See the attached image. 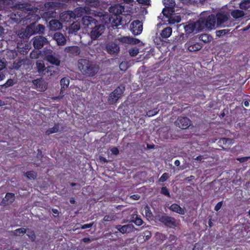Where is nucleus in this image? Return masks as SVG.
I'll return each instance as SVG.
<instances>
[{
  "label": "nucleus",
  "mask_w": 250,
  "mask_h": 250,
  "mask_svg": "<svg viewBox=\"0 0 250 250\" xmlns=\"http://www.w3.org/2000/svg\"><path fill=\"white\" fill-rule=\"evenodd\" d=\"M125 7L120 4H115L109 7V11L110 13H113L116 17V20L113 19L112 22L115 23V26H117L121 24L122 18L120 15L124 12Z\"/></svg>",
  "instance_id": "8"
},
{
  "label": "nucleus",
  "mask_w": 250,
  "mask_h": 250,
  "mask_svg": "<svg viewBox=\"0 0 250 250\" xmlns=\"http://www.w3.org/2000/svg\"><path fill=\"white\" fill-rule=\"evenodd\" d=\"M158 111L157 110V109H154L153 110H149L147 112V115L149 117L153 116L156 114H157Z\"/></svg>",
  "instance_id": "52"
},
{
  "label": "nucleus",
  "mask_w": 250,
  "mask_h": 250,
  "mask_svg": "<svg viewBox=\"0 0 250 250\" xmlns=\"http://www.w3.org/2000/svg\"><path fill=\"white\" fill-rule=\"evenodd\" d=\"M125 90V87L121 88L118 86L109 95L107 101L109 104H115L117 101L121 98Z\"/></svg>",
  "instance_id": "9"
},
{
  "label": "nucleus",
  "mask_w": 250,
  "mask_h": 250,
  "mask_svg": "<svg viewBox=\"0 0 250 250\" xmlns=\"http://www.w3.org/2000/svg\"><path fill=\"white\" fill-rule=\"evenodd\" d=\"M53 51L51 49L48 50L44 53V57L46 60L51 64L58 67L60 65L61 61L58 57L52 54Z\"/></svg>",
  "instance_id": "14"
},
{
  "label": "nucleus",
  "mask_w": 250,
  "mask_h": 250,
  "mask_svg": "<svg viewBox=\"0 0 250 250\" xmlns=\"http://www.w3.org/2000/svg\"><path fill=\"white\" fill-rule=\"evenodd\" d=\"M195 179V177L193 175H190L185 179V181H190Z\"/></svg>",
  "instance_id": "60"
},
{
  "label": "nucleus",
  "mask_w": 250,
  "mask_h": 250,
  "mask_svg": "<svg viewBox=\"0 0 250 250\" xmlns=\"http://www.w3.org/2000/svg\"><path fill=\"white\" fill-rule=\"evenodd\" d=\"M231 15L235 19L241 18L244 16V12L240 10H234L231 12Z\"/></svg>",
  "instance_id": "35"
},
{
  "label": "nucleus",
  "mask_w": 250,
  "mask_h": 250,
  "mask_svg": "<svg viewBox=\"0 0 250 250\" xmlns=\"http://www.w3.org/2000/svg\"><path fill=\"white\" fill-rule=\"evenodd\" d=\"M198 27L201 30L205 28L212 29L215 27L216 24V17L214 14H210L207 17H201L198 19Z\"/></svg>",
  "instance_id": "4"
},
{
  "label": "nucleus",
  "mask_w": 250,
  "mask_h": 250,
  "mask_svg": "<svg viewBox=\"0 0 250 250\" xmlns=\"http://www.w3.org/2000/svg\"><path fill=\"white\" fill-rule=\"evenodd\" d=\"M25 21L30 24L25 29L24 34L27 36H30L35 34L43 33L45 27L41 24H37V22L40 19L39 16L36 14H28L25 18Z\"/></svg>",
  "instance_id": "1"
},
{
  "label": "nucleus",
  "mask_w": 250,
  "mask_h": 250,
  "mask_svg": "<svg viewBox=\"0 0 250 250\" xmlns=\"http://www.w3.org/2000/svg\"><path fill=\"white\" fill-rule=\"evenodd\" d=\"M35 68L40 75L46 78H50L60 71L59 68L54 66H48L46 67L42 61H37Z\"/></svg>",
  "instance_id": "3"
},
{
  "label": "nucleus",
  "mask_w": 250,
  "mask_h": 250,
  "mask_svg": "<svg viewBox=\"0 0 250 250\" xmlns=\"http://www.w3.org/2000/svg\"><path fill=\"white\" fill-rule=\"evenodd\" d=\"M34 88L39 91H44L47 89V85L42 79H37L32 81Z\"/></svg>",
  "instance_id": "22"
},
{
  "label": "nucleus",
  "mask_w": 250,
  "mask_h": 250,
  "mask_svg": "<svg viewBox=\"0 0 250 250\" xmlns=\"http://www.w3.org/2000/svg\"><path fill=\"white\" fill-rule=\"evenodd\" d=\"M24 175L29 180H35L37 177V173L30 170L25 172Z\"/></svg>",
  "instance_id": "36"
},
{
  "label": "nucleus",
  "mask_w": 250,
  "mask_h": 250,
  "mask_svg": "<svg viewBox=\"0 0 250 250\" xmlns=\"http://www.w3.org/2000/svg\"><path fill=\"white\" fill-rule=\"evenodd\" d=\"M223 205V201L219 202L215 206L214 210L216 211L219 210Z\"/></svg>",
  "instance_id": "55"
},
{
  "label": "nucleus",
  "mask_w": 250,
  "mask_h": 250,
  "mask_svg": "<svg viewBox=\"0 0 250 250\" xmlns=\"http://www.w3.org/2000/svg\"><path fill=\"white\" fill-rule=\"evenodd\" d=\"M83 24L84 28L90 29L98 21L91 16H85L82 19Z\"/></svg>",
  "instance_id": "20"
},
{
  "label": "nucleus",
  "mask_w": 250,
  "mask_h": 250,
  "mask_svg": "<svg viewBox=\"0 0 250 250\" xmlns=\"http://www.w3.org/2000/svg\"><path fill=\"white\" fill-rule=\"evenodd\" d=\"M191 124V121L187 117L179 116L175 121L177 126L182 129L188 128Z\"/></svg>",
  "instance_id": "19"
},
{
  "label": "nucleus",
  "mask_w": 250,
  "mask_h": 250,
  "mask_svg": "<svg viewBox=\"0 0 250 250\" xmlns=\"http://www.w3.org/2000/svg\"><path fill=\"white\" fill-rule=\"evenodd\" d=\"M45 11L42 14V17L46 21L50 19L55 18L58 16L56 12L55 4L54 2H49L44 4Z\"/></svg>",
  "instance_id": "7"
},
{
  "label": "nucleus",
  "mask_w": 250,
  "mask_h": 250,
  "mask_svg": "<svg viewBox=\"0 0 250 250\" xmlns=\"http://www.w3.org/2000/svg\"><path fill=\"white\" fill-rule=\"evenodd\" d=\"M115 228L117 229V231L122 234L129 233L137 230L132 224H128L123 226L121 225H116Z\"/></svg>",
  "instance_id": "18"
},
{
  "label": "nucleus",
  "mask_w": 250,
  "mask_h": 250,
  "mask_svg": "<svg viewBox=\"0 0 250 250\" xmlns=\"http://www.w3.org/2000/svg\"><path fill=\"white\" fill-rule=\"evenodd\" d=\"M133 39L127 37H123L122 38H118L116 40L119 41L120 42L125 43H132V41Z\"/></svg>",
  "instance_id": "40"
},
{
  "label": "nucleus",
  "mask_w": 250,
  "mask_h": 250,
  "mask_svg": "<svg viewBox=\"0 0 250 250\" xmlns=\"http://www.w3.org/2000/svg\"><path fill=\"white\" fill-rule=\"evenodd\" d=\"M230 140L229 138H222L219 141V143L223 145H226L227 144H229Z\"/></svg>",
  "instance_id": "51"
},
{
  "label": "nucleus",
  "mask_w": 250,
  "mask_h": 250,
  "mask_svg": "<svg viewBox=\"0 0 250 250\" xmlns=\"http://www.w3.org/2000/svg\"><path fill=\"white\" fill-rule=\"evenodd\" d=\"M60 84L61 85V92L60 93H63V91L65 89L68 87L69 84V80L66 78H63L60 81Z\"/></svg>",
  "instance_id": "33"
},
{
  "label": "nucleus",
  "mask_w": 250,
  "mask_h": 250,
  "mask_svg": "<svg viewBox=\"0 0 250 250\" xmlns=\"http://www.w3.org/2000/svg\"><path fill=\"white\" fill-rule=\"evenodd\" d=\"M244 105L246 107H249L250 106V103L249 101H245L243 103Z\"/></svg>",
  "instance_id": "64"
},
{
  "label": "nucleus",
  "mask_w": 250,
  "mask_h": 250,
  "mask_svg": "<svg viewBox=\"0 0 250 250\" xmlns=\"http://www.w3.org/2000/svg\"><path fill=\"white\" fill-rule=\"evenodd\" d=\"M93 222L90 223L89 224H84L83 225H82L80 228L83 229L90 228L93 226Z\"/></svg>",
  "instance_id": "54"
},
{
  "label": "nucleus",
  "mask_w": 250,
  "mask_h": 250,
  "mask_svg": "<svg viewBox=\"0 0 250 250\" xmlns=\"http://www.w3.org/2000/svg\"><path fill=\"white\" fill-rule=\"evenodd\" d=\"M49 28L51 31H56L61 29L62 26L60 21L57 20H52L49 22Z\"/></svg>",
  "instance_id": "26"
},
{
  "label": "nucleus",
  "mask_w": 250,
  "mask_h": 250,
  "mask_svg": "<svg viewBox=\"0 0 250 250\" xmlns=\"http://www.w3.org/2000/svg\"><path fill=\"white\" fill-rule=\"evenodd\" d=\"M83 24L84 28L90 29L98 21L91 16H85L82 19Z\"/></svg>",
  "instance_id": "21"
},
{
  "label": "nucleus",
  "mask_w": 250,
  "mask_h": 250,
  "mask_svg": "<svg viewBox=\"0 0 250 250\" xmlns=\"http://www.w3.org/2000/svg\"><path fill=\"white\" fill-rule=\"evenodd\" d=\"M169 208L171 211L181 215H184L185 213V208L181 207L178 204L176 203L172 204L169 207Z\"/></svg>",
  "instance_id": "29"
},
{
  "label": "nucleus",
  "mask_w": 250,
  "mask_h": 250,
  "mask_svg": "<svg viewBox=\"0 0 250 250\" xmlns=\"http://www.w3.org/2000/svg\"><path fill=\"white\" fill-rule=\"evenodd\" d=\"M155 218L167 227L175 228L177 227L176 220L164 213L156 215Z\"/></svg>",
  "instance_id": "5"
},
{
  "label": "nucleus",
  "mask_w": 250,
  "mask_h": 250,
  "mask_svg": "<svg viewBox=\"0 0 250 250\" xmlns=\"http://www.w3.org/2000/svg\"><path fill=\"white\" fill-rule=\"evenodd\" d=\"M130 221V222L134 223L137 226H140L144 223L141 216L135 212L131 214Z\"/></svg>",
  "instance_id": "25"
},
{
  "label": "nucleus",
  "mask_w": 250,
  "mask_h": 250,
  "mask_svg": "<svg viewBox=\"0 0 250 250\" xmlns=\"http://www.w3.org/2000/svg\"><path fill=\"white\" fill-rule=\"evenodd\" d=\"M5 67V63L2 61H0V71L2 70Z\"/></svg>",
  "instance_id": "59"
},
{
  "label": "nucleus",
  "mask_w": 250,
  "mask_h": 250,
  "mask_svg": "<svg viewBox=\"0 0 250 250\" xmlns=\"http://www.w3.org/2000/svg\"><path fill=\"white\" fill-rule=\"evenodd\" d=\"M107 52L111 55H117L120 51V47L117 40L108 42L105 44Z\"/></svg>",
  "instance_id": "13"
},
{
  "label": "nucleus",
  "mask_w": 250,
  "mask_h": 250,
  "mask_svg": "<svg viewBox=\"0 0 250 250\" xmlns=\"http://www.w3.org/2000/svg\"><path fill=\"white\" fill-rule=\"evenodd\" d=\"M64 51L70 54L72 56H79L81 53V50L79 47L77 46H70L66 47Z\"/></svg>",
  "instance_id": "23"
},
{
  "label": "nucleus",
  "mask_w": 250,
  "mask_h": 250,
  "mask_svg": "<svg viewBox=\"0 0 250 250\" xmlns=\"http://www.w3.org/2000/svg\"><path fill=\"white\" fill-rule=\"evenodd\" d=\"M116 216L114 214H108L106 215L103 218L104 222H109L112 220H115Z\"/></svg>",
  "instance_id": "45"
},
{
  "label": "nucleus",
  "mask_w": 250,
  "mask_h": 250,
  "mask_svg": "<svg viewBox=\"0 0 250 250\" xmlns=\"http://www.w3.org/2000/svg\"><path fill=\"white\" fill-rule=\"evenodd\" d=\"M198 20L196 21H189L186 23L184 26L185 32L186 35H190L193 33L195 31L196 32L201 31V30L198 27Z\"/></svg>",
  "instance_id": "11"
},
{
  "label": "nucleus",
  "mask_w": 250,
  "mask_h": 250,
  "mask_svg": "<svg viewBox=\"0 0 250 250\" xmlns=\"http://www.w3.org/2000/svg\"><path fill=\"white\" fill-rule=\"evenodd\" d=\"M27 229L24 228H20L12 231V234L14 236H21L26 233Z\"/></svg>",
  "instance_id": "34"
},
{
  "label": "nucleus",
  "mask_w": 250,
  "mask_h": 250,
  "mask_svg": "<svg viewBox=\"0 0 250 250\" xmlns=\"http://www.w3.org/2000/svg\"><path fill=\"white\" fill-rule=\"evenodd\" d=\"M249 158V157H241V158H238L237 160H238L241 163H244V162L247 161L248 160Z\"/></svg>",
  "instance_id": "58"
},
{
  "label": "nucleus",
  "mask_w": 250,
  "mask_h": 250,
  "mask_svg": "<svg viewBox=\"0 0 250 250\" xmlns=\"http://www.w3.org/2000/svg\"><path fill=\"white\" fill-rule=\"evenodd\" d=\"M10 204V203H9V202H8V201H5V199H4V198H3V199H2V200L1 201V204H1V205H2V206H7V205H9V204Z\"/></svg>",
  "instance_id": "61"
},
{
  "label": "nucleus",
  "mask_w": 250,
  "mask_h": 250,
  "mask_svg": "<svg viewBox=\"0 0 250 250\" xmlns=\"http://www.w3.org/2000/svg\"><path fill=\"white\" fill-rule=\"evenodd\" d=\"M54 39L59 45H63L66 43V39L63 34L60 32H56L54 35Z\"/></svg>",
  "instance_id": "28"
},
{
  "label": "nucleus",
  "mask_w": 250,
  "mask_h": 250,
  "mask_svg": "<svg viewBox=\"0 0 250 250\" xmlns=\"http://www.w3.org/2000/svg\"><path fill=\"white\" fill-rule=\"evenodd\" d=\"M151 233L149 230H145L143 232L140 237L142 236L144 241L148 240L151 237Z\"/></svg>",
  "instance_id": "41"
},
{
  "label": "nucleus",
  "mask_w": 250,
  "mask_h": 250,
  "mask_svg": "<svg viewBox=\"0 0 250 250\" xmlns=\"http://www.w3.org/2000/svg\"><path fill=\"white\" fill-rule=\"evenodd\" d=\"M105 236L110 241H116L119 240V242H123V239L119 238V232L117 231L107 233H106Z\"/></svg>",
  "instance_id": "27"
},
{
  "label": "nucleus",
  "mask_w": 250,
  "mask_h": 250,
  "mask_svg": "<svg viewBox=\"0 0 250 250\" xmlns=\"http://www.w3.org/2000/svg\"><path fill=\"white\" fill-rule=\"evenodd\" d=\"M120 68L121 70H125L127 68L125 63L122 62L120 64Z\"/></svg>",
  "instance_id": "57"
},
{
  "label": "nucleus",
  "mask_w": 250,
  "mask_h": 250,
  "mask_svg": "<svg viewBox=\"0 0 250 250\" xmlns=\"http://www.w3.org/2000/svg\"><path fill=\"white\" fill-rule=\"evenodd\" d=\"M60 131V126L59 124H55L54 126L52 127L48 128L46 131V135H50L51 134L54 133H57L58 132Z\"/></svg>",
  "instance_id": "37"
},
{
  "label": "nucleus",
  "mask_w": 250,
  "mask_h": 250,
  "mask_svg": "<svg viewBox=\"0 0 250 250\" xmlns=\"http://www.w3.org/2000/svg\"><path fill=\"white\" fill-rule=\"evenodd\" d=\"M29 64V61L26 58L23 57L22 58L16 59L12 64V67L13 69L17 70H24L27 69Z\"/></svg>",
  "instance_id": "12"
},
{
  "label": "nucleus",
  "mask_w": 250,
  "mask_h": 250,
  "mask_svg": "<svg viewBox=\"0 0 250 250\" xmlns=\"http://www.w3.org/2000/svg\"><path fill=\"white\" fill-rule=\"evenodd\" d=\"M169 177L168 173H164L160 178L159 181L161 182H164L167 180Z\"/></svg>",
  "instance_id": "49"
},
{
  "label": "nucleus",
  "mask_w": 250,
  "mask_h": 250,
  "mask_svg": "<svg viewBox=\"0 0 250 250\" xmlns=\"http://www.w3.org/2000/svg\"><path fill=\"white\" fill-rule=\"evenodd\" d=\"M181 18L180 16L175 15V14H173L168 20H162V21L164 22V23L168 22L169 24H174L176 23H179L181 21Z\"/></svg>",
  "instance_id": "30"
},
{
  "label": "nucleus",
  "mask_w": 250,
  "mask_h": 250,
  "mask_svg": "<svg viewBox=\"0 0 250 250\" xmlns=\"http://www.w3.org/2000/svg\"><path fill=\"white\" fill-rule=\"evenodd\" d=\"M26 235L32 242H34L35 241L36 236L35 232L33 230H30L28 229Z\"/></svg>",
  "instance_id": "43"
},
{
  "label": "nucleus",
  "mask_w": 250,
  "mask_h": 250,
  "mask_svg": "<svg viewBox=\"0 0 250 250\" xmlns=\"http://www.w3.org/2000/svg\"><path fill=\"white\" fill-rule=\"evenodd\" d=\"M4 78H5L4 74L3 73V72H1V71H0V81L3 80L4 79Z\"/></svg>",
  "instance_id": "63"
},
{
  "label": "nucleus",
  "mask_w": 250,
  "mask_h": 250,
  "mask_svg": "<svg viewBox=\"0 0 250 250\" xmlns=\"http://www.w3.org/2000/svg\"><path fill=\"white\" fill-rule=\"evenodd\" d=\"M172 32V28L170 27H167L160 33L161 37L163 39H167L171 36Z\"/></svg>",
  "instance_id": "32"
},
{
  "label": "nucleus",
  "mask_w": 250,
  "mask_h": 250,
  "mask_svg": "<svg viewBox=\"0 0 250 250\" xmlns=\"http://www.w3.org/2000/svg\"><path fill=\"white\" fill-rule=\"evenodd\" d=\"M82 241L85 243H89L91 241L89 237L83 238L82 239Z\"/></svg>",
  "instance_id": "62"
},
{
  "label": "nucleus",
  "mask_w": 250,
  "mask_h": 250,
  "mask_svg": "<svg viewBox=\"0 0 250 250\" xmlns=\"http://www.w3.org/2000/svg\"><path fill=\"white\" fill-rule=\"evenodd\" d=\"M145 213L146 217L151 218L153 216V214L150 210V208L147 206L145 207Z\"/></svg>",
  "instance_id": "47"
},
{
  "label": "nucleus",
  "mask_w": 250,
  "mask_h": 250,
  "mask_svg": "<svg viewBox=\"0 0 250 250\" xmlns=\"http://www.w3.org/2000/svg\"><path fill=\"white\" fill-rule=\"evenodd\" d=\"M229 32V30L228 29H223L217 31L216 32V35L218 37H221L226 35Z\"/></svg>",
  "instance_id": "48"
},
{
  "label": "nucleus",
  "mask_w": 250,
  "mask_h": 250,
  "mask_svg": "<svg viewBox=\"0 0 250 250\" xmlns=\"http://www.w3.org/2000/svg\"><path fill=\"white\" fill-rule=\"evenodd\" d=\"M239 7L241 9L249 10L250 9V0H244L240 3Z\"/></svg>",
  "instance_id": "38"
},
{
  "label": "nucleus",
  "mask_w": 250,
  "mask_h": 250,
  "mask_svg": "<svg viewBox=\"0 0 250 250\" xmlns=\"http://www.w3.org/2000/svg\"><path fill=\"white\" fill-rule=\"evenodd\" d=\"M105 29V26L100 24L99 21L94 25L90 29L91 30L90 36L91 38L93 40H96L104 33Z\"/></svg>",
  "instance_id": "10"
},
{
  "label": "nucleus",
  "mask_w": 250,
  "mask_h": 250,
  "mask_svg": "<svg viewBox=\"0 0 250 250\" xmlns=\"http://www.w3.org/2000/svg\"><path fill=\"white\" fill-rule=\"evenodd\" d=\"M111 153L115 155L119 154V150L116 147H114L110 149Z\"/></svg>",
  "instance_id": "56"
},
{
  "label": "nucleus",
  "mask_w": 250,
  "mask_h": 250,
  "mask_svg": "<svg viewBox=\"0 0 250 250\" xmlns=\"http://www.w3.org/2000/svg\"><path fill=\"white\" fill-rule=\"evenodd\" d=\"M129 53L131 56H136L139 53V50L137 48H133L129 50Z\"/></svg>",
  "instance_id": "50"
},
{
  "label": "nucleus",
  "mask_w": 250,
  "mask_h": 250,
  "mask_svg": "<svg viewBox=\"0 0 250 250\" xmlns=\"http://www.w3.org/2000/svg\"><path fill=\"white\" fill-rule=\"evenodd\" d=\"M48 42L47 39L42 36H37L33 39V44L35 49H41Z\"/></svg>",
  "instance_id": "16"
},
{
  "label": "nucleus",
  "mask_w": 250,
  "mask_h": 250,
  "mask_svg": "<svg viewBox=\"0 0 250 250\" xmlns=\"http://www.w3.org/2000/svg\"><path fill=\"white\" fill-rule=\"evenodd\" d=\"M16 82H14V80L12 79H9L7 80L5 83L1 85V87L3 88H6L9 86H13L15 83H16Z\"/></svg>",
  "instance_id": "44"
},
{
  "label": "nucleus",
  "mask_w": 250,
  "mask_h": 250,
  "mask_svg": "<svg viewBox=\"0 0 250 250\" xmlns=\"http://www.w3.org/2000/svg\"><path fill=\"white\" fill-rule=\"evenodd\" d=\"M79 69L82 74L89 77L95 76L99 71L100 66L96 62L85 59H81L78 61Z\"/></svg>",
  "instance_id": "2"
},
{
  "label": "nucleus",
  "mask_w": 250,
  "mask_h": 250,
  "mask_svg": "<svg viewBox=\"0 0 250 250\" xmlns=\"http://www.w3.org/2000/svg\"><path fill=\"white\" fill-rule=\"evenodd\" d=\"M211 37L208 34H203L199 36V39L204 43L209 42L211 40Z\"/></svg>",
  "instance_id": "39"
},
{
  "label": "nucleus",
  "mask_w": 250,
  "mask_h": 250,
  "mask_svg": "<svg viewBox=\"0 0 250 250\" xmlns=\"http://www.w3.org/2000/svg\"><path fill=\"white\" fill-rule=\"evenodd\" d=\"M15 194L13 193H7L4 197L5 200L10 203H12L14 201Z\"/></svg>",
  "instance_id": "42"
},
{
  "label": "nucleus",
  "mask_w": 250,
  "mask_h": 250,
  "mask_svg": "<svg viewBox=\"0 0 250 250\" xmlns=\"http://www.w3.org/2000/svg\"><path fill=\"white\" fill-rule=\"evenodd\" d=\"M187 35L186 34L181 33L179 35L178 40H179L180 42H184L188 38Z\"/></svg>",
  "instance_id": "53"
},
{
  "label": "nucleus",
  "mask_w": 250,
  "mask_h": 250,
  "mask_svg": "<svg viewBox=\"0 0 250 250\" xmlns=\"http://www.w3.org/2000/svg\"><path fill=\"white\" fill-rule=\"evenodd\" d=\"M130 29L134 35H140L143 30V23L139 20H134L130 24Z\"/></svg>",
  "instance_id": "15"
},
{
  "label": "nucleus",
  "mask_w": 250,
  "mask_h": 250,
  "mask_svg": "<svg viewBox=\"0 0 250 250\" xmlns=\"http://www.w3.org/2000/svg\"><path fill=\"white\" fill-rule=\"evenodd\" d=\"M160 192L162 194L166 196L167 197H170V195L168 188L166 187H163L161 188Z\"/></svg>",
  "instance_id": "46"
},
{
  "label": "nucleus",
  "mask_w": 250,
  "mask_h": 250,
  "mask_svg": "<svg viewBox=\"0 0 250 250\" xmlns=\"http://www.w3.org/2000/svg\"><path fill=\"white\" fill-rule=\"evenodd\" d=\"M203 47V44L199 42H195L193 44L189 43L188 49L190 52H196L200 50Z\"/></svg>",
  "instance_id": "31"
},
{
  "label": "nucleus",
  "mask_w": 250,
  "mask_h": 250,
  "mask_svg": "<svg viewBox=\"0 0 250 250\" xmlns=\"http://www.w3.org/2000/svg\"><path fill=\"white\" fill-rule=\"evenodd\" d=\"M215 17L216 23L217 26H221L229 20L228 16L222 13H218L215 16Z\"/></svg>",
  "instance_id": "24"
},
{
  "label": "nucleus",
  "mask_w": 250,
  "mask_h": 250,
  "mask_svg": "<svg viewBox=\"0 0 250 250\" xmlns=\"http://www.w3.org/2000/svg\"><path fill=\"white\" fill-rule=\"evenodd\" d=\"M171 5L170 6H166L162 10V14L163 15L162 20H168L173 14L175 13V8L173 6L175 5V2L173 0H171Z\"/></svg>",
  "instance_id": "17"
},
{
  "label": "nucleus",
  "mask_w": 250,
  "mask_h": 250,
  "mask_svg": "<svg viewBox=\"0 0 250 250\" xmlns=\"http://www.w3.org/2000/svg\"><path fill=\"white\" fill-rule=\"evenodd\" d=\"M79 10L76 9L74 11H65L61 14L60 17V19L62 22L68 23L69 24H71V22H73L72 25H74V21L76 20V18H78L81 16V14H80L78 12Z\"/></svg>",
  "instance_id": "6"
}]
</instances>
